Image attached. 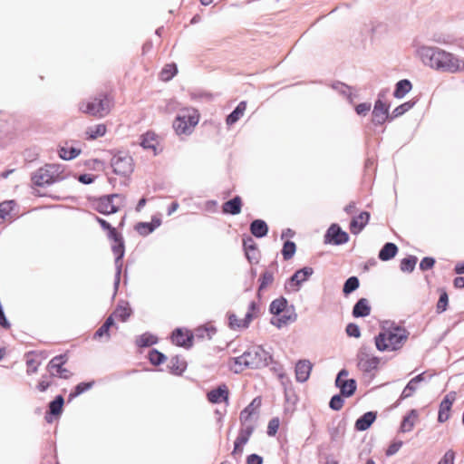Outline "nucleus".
<instances>
[{"mask_svg": "<svg viewBox=\"0 0 464 464\" xmlns=\"http://www.w3.org/2000/svg\"><path fill=\"white\" fill-rule=\"evenodd\" d=\"M376 419V413L373 411H368L361 416L354 424L356 430L363 431L371 427Z\"/></svg>", "mask_w": 464, "mask_h": 464, "instance_id": "a878e982", "label": "nucleus"}, {"mask_svg": "<svg viewBox=\"0 0 464 464\" xmlns=\"http://www.w3.org/2000/svg\"><path fill=\"white\" fill-rule=\"evenodd\" d=\"M435 264V259L433 257L426 256L421 259L420 263V268L422 271L429 270L433 267Z\"/></svg>", "mask_w": 464, "mask_h": 464, "instance_id": "69168bd1", "label": "nucleus"}, {"mask_svg": "<svg viewBox=\"0 0 464 464\" xmlns=\"http://www.w3.org/2000/svg\"><path fill=\"white\" fill-rule=\"evenodd\" d=\"M124 199L120 194L102 196L95 201L94 208L103 215L116 213L123 205Z\"/></svg>", "mask_w": 464, "mask_h": 464, "instance_id": "6e6552de", "label": "nucleus"}, {"mask_svg": "<svg viewBox=\"0 0 464 464\" xmlns=\"http://www.w3.org/2000/svg\"><path fill=\"white\" fill-rule=\"evenodd\" d=\"M449 304V296L446 291H441L439 301L436 305V311L438 314H441L447 310Z\"/></svg>", "mask_w": 464, "mask_h": 464, "instance_id": "5fc2aeb1", "label": "nucleus"}, {"mask_svg": "<svg viewBox=\"0 0 464 464\" xmlns=\"http://www.w3.org/2000/svg\"><path fill=\"white\" fill-rule=\"evenodd\" d=\"M359 285H360L359 279L356 276L349 277L344 283L343 289V294L349 295V294L353 293L359 287Z\"/></svg>", "mask_w": 464, "mask_h": 464, "instance_id": "8fccbe9b", "label": "nucleus"}, {"mask_svg": "<svg viewBox=\"0 0 464 464\" xmlns=\"http://www.w3.org/2000/svg\"><path fill=\"white\" fill-rule=\"evenodd\" d=\"M255 426L253 425L252 422H241V427L239 429L237 440H240V442L246 444L251 435L253 434Z\"/></svg>", "mask_w": 464, "mask_h": 464, "instance_id": "7c9ffc66", "label": "nucleus"}, {"mask_svg": "<svg viewBox=\"0 0 464 464\" xmlns=\"http://www.w3.org/2000/svg\"><path fill=\"white\" fill-rule=\"evenodd\" d=\"M417 261L418 258L415 256H410L401 261L400 268L402 272L411 273L415 268Z\"/></svg>", "mask_w": 464, "mask_h": 464, "instance_id": "c03bdc74", "label": "nucleus"}, {"mask_svg": "<svg viewBox=\"0 0 464 464\" xmlns=\"http://www.w3.org/2000/svg\"><path fill=\"white\" fill-rule=\"evenodd\" d=\"M416 53L421 63L432 70L452 74L464 72V57L442 48L420 45Z\"/></svg>", "mask_w": 464, "mask_h": 464, "instance_id": "f257e3e1", "label": "nucleus"}, {"mask_svg": "<svg viewBox=\"0 0 464 464\" xmlns=\"http://www.w3.org/2000/svg\"><path fill=\"white\" fill-rule=\"evenodd\" d=\"M384 95L380 93L378 100L375 102L372 111V121L376 125L383 124L387 120H390L389 105L382 102V98Z\"/></svg>", "mask_w": 464, "mask_h": 464, "instance_id": "4468645a", "label": "nucleus"}, {"mask_svg": "<svg viewBox=\"0 0 464 464\" xmlns=\"http://www.w3.org/2000/svg\"><path fill=\"white\" fill-rule=\"evenodd\" d=\"M314 273L312 267L305 266L297 270L290 278L289 285L295 286L293 290L297 291L302 283L305 282Z\"/></svg>", "mask_w": 464, "mask_h": 464, "instance_id": "a211bd4d", "label": "nucleus"}, {"mask_svg": "<svg viewBox=\"0 0 464 464\" xmlns=\"http://www.w3.org/2000/svg\"><path fill=\"white\" fill-rule=\"evenodd\" d=\"M199 115L194 109H184L173 121V129L178 135H189L198 123Z\"/></svg>", "mask_w": 464, "mask_h": 464, "instance_id": "423d86ee", "label": "nucleus"}, {"mask_svg": "<svg viewBox=\"0 0 464 464\" xmlns=\"http://www.w3.org/2000/svg\"><path fill=\"white\" fill-rule=\"evenodd\" d=\"M287 301L285 297L275 299L270 304V313L276 315H280L286 308Z\"/></svg>", "mask_w": 464, "mask_h": 464, "instance_id": "a19ab883", "label": "nucleus"}, {"mask_svg": "<svg viewBox=\"0 0 464 464\" xmlns=\"http://www.w3.org/2000/svg\"><path fill=\"white\" fill-rule=\"evenodd\" d=\"M371 110V103L363 102L360 103L355 107V111L359 115H365L367 114Z\"/></svg>", "mask_w": 464, "mask_h": 464, "instance_id": "774afa93", "label": "nucleus"}, {"mask_svg": "<svg viewBox=\"0 0 464 464\" xmlns=\"http://www.w3.org/2000/svg\"><path fill=\"white\" fill-rule=\"evenodd\" d=\"M172 342L182 347H190L192 345V334L188 332H183L181 329H176L171 335Z\"/></svg>", "mask_w": 464, "mask_h": 464, "instance_id": "412c9836", "label": "nucleus"}, {"mask_svg": "<svg viewBox=\"0 0 464 464\" xmlns=\"http://www.w3.org/2000/svg\"><path fill=\"white\" fill-rule=\"evenodd\" d=\"M135 343L139 347H149L158 343V337L150 333H144L136 338Z\"/></svg>", "mask_w": 464, "mask_h": 464, "instance_id": "4c0bfd02", "label": "nucleus"}, {"mask_svg": "<svg viewBox=\"0 0 464 464\" xmlns=\"http://www.w3.org/2000/svg\"><path fill=\"white\" fill-rule=\"evenodd\" d=\"M343 397L341 393L334 395L330 400L329 407L334 411H340L344 403Z\"/></svg>", "mask_w": 464, "mask_h": 464, "instance_id": "bf43d9fd", "label": "nucleus"}, {"mask_svg": "<svg viewBox=\"0 0 464 464\" xmlns=\"http://www.w3.org/2000/svg\"><path fill=\"white\" fill-rule=\"evenodd\" d=\"M409 337V332L401 326L382 328L374 337L376 349L380 352H395L402 348Z\"/></svg>", "mask_w": 464, "mask_h": 464, "instance_id": "7ed1b4c3", "label": "nucleus"}, {"mask_svg": "<svg viewBox=\"0 0 464 464\" xmlns=\"http://www.w3.org/2000/svg\"><path fill=\"white\" fill-rule=\"evenodd\" d=\"M333 88L336 90L340 94L351 99V90L348 85L342 82H337L333 85Z\"/></svg>", "mask_w": 464, "mask_h": 464, "instance_id": "e2e57ef3", "label": "nucleus"}, {"mask_svg": "<svg viewBox=\"0 0 464 464\" xmlns=\"http://www.w3.org/2000/svg\"><path fill=\"white\" fill-rule=\"evenodd\" d=\"M345 332L347 335L351 337L359 338L361 336L359 326L353 323H350L346 325Z\"/></svg>", "mask_w": 464, "mask_h": 464, "instance_id": "680f3d73", "label": "nucleus"}, {"mask_svg": "<svg viewBox=\"0 0 464 464\" xmlns=\"http://www.w3.org/2000/svg\"><path fill=\"white\" fill-rule=\"evenodd\" d=\"M246 102H240L235 110L227 117L226 122L228 126L235 124L245 113Z\"/></svg>", "mask_w": 464, "mask_h": 464, "instance_id": "c756f323", "label": "nucleus"}, {"mask_svg": "<svg viewBox=\"0 0 464 464\" xmlns=\"http://www.w3.org/2000/svg\"><path fill=\"white\" fill-rule=\"evenodd\" d=\"M417 411L416 410H411L410 413L405 416L402 420V422L401 424V432H409L411 431L414 427V420L417 418Z\"/></svg>", "mask_w": 464, "mask_h": 464, "instance_id": "58836bf2", "label": "nucleus"}, {"mask_svg": "<svg viewBox=\"0 0 464 464\" xmlns=\"http://www.w3.org/2000/svg\"><path fill=\"white\" fill-rule=\"evenodd\" d=\"M169 368L172 373L181 374L187 368V362L179 356H173L169 362Z\"/></svg>", "mask_w": 464, "mask_h": 464, "instance_id": "72a5a7b5", "label": "nucleus"}, {"mask_svg": "<svg viewBox=\"0 0 464 464\" xmlns=\"http://www.w3.org/2000/svg\"><path fill=\"white\" fill-rule=\"evenodd\" d=\"M250 231L256 237H264L268 232V227L264 220L256 219L250 224Z\"/></svg>", "mask_w": 464, "mask_h": 464, "instance_id": "c85d7f7f", "label": "nucleus"}, {"mask_svg": "<svg viewBox=\"0 0 464 464\" xmlns=\"http://www.w3.org/2000/svg\"><path fill=\"white\" fill-rule=\"evenodd\" d=\"M279 428V420L277 418H274L269 420L267 426V434L269 436H274L277 432Z\"/></svg>", "mask_w": 464, "mask_h": 464, "instance_id": "0e129e2a", "label": "nucleus"}, {"mask_svg": "<svg viewBox=\"0 0 464 464\" xmlns=\"http://www.w3.org/2000/svg\"><path fill=\"white\" fill-rule=\"evenodd\" d=\"M63 401H64L62 395L56 396L55 399L49 404L50 413L52 415H59L62 412Z\"/></svg>", "mask_w": 464, "mask_h": 464, "instance_id": "09e8293b", "label": "nucleus"}, {"mask_svg": "<svg viewBox=\"0 0 464 464\" xmlns=\"http://www.w3.org/2000/svg\"><path fill=\"white\" fill-rule=\"evenodd\" d=\"M113 172L117 175L127 176L133 170L132 158L127 154L114 155L111 161Z\"/></svg>", "mask_w": 464, "mask_h": 464, "instance_id": "9b49d317", "label": "nucleus"}, {"mask_svg": "<svg viewBox=\"0 0 464 464\" xmlns=\"http://www.w3.org/2000/svg\"><path fill=\"white\" fill-rule=\"evenodd\" d=\"M131 310L128 306V304L125 305H118L113 314L111 316H114L115 318L125 322L127 319L130 316Z\"/></svg>", "mask_w": 464, "mask_h": 464, "instance_id": "a18cd8bd", "label": "nucleus"}, {"mask_svg": "<svg viewBox=\"0 0 464 464\" xmlns=\"http://www.w3.org/2000/svg\"><path fill=\"white\" fill-rule=\"evenodd\" d=\"M272 356L262 346H254L244 352L240 356L232 359L231 369L236 372H242L247 368L260 369L269 364Z\"/></svg>", "mask_w": 464, "mask_h": 464, "instance_id": "f03ea898", "label": "nucleus"}, {"mask_svg": "<svg viewBox=\"0 0 464 464\" xmlns=\"http://www.w3.org/2000/svg\"><path fill=\"white\" fill-rule=\"evenodd\" d=\"M149 359L153 365H160L166 361L167 357L158 350L152 349L149 353Z\"/></svg>", "mask_w": 464, "mask_h": 464, "instance_id": "603ef678", "label": "nucleus"}, {"mask_svg": "<svg viewBox=\"0 0 464 464\" xmlns=\"http://www.w3.org/2000/svg\"><path fill=\"white\" fill-rule=\"evenodd\" d=\"M371 313V306L366 298L359 299L353 308V317H366Z\"/></svg>", "mask_w": 464, "mask_h": 464, "instance_id": "bb28decb", "label": "nucleus"}, {"mask_svg": "<svg viewBox=\"0 0 464 464\" xmlns=\"http://www.w3.org/2000/svg\"><path fill=\"white\" fill-rule=\"evenodd\" d=\"M412 88L411 82L409 80H401L396 83L393 95L395 98H403Z\"/></svg>", "mask_w": 464, "mask_h": 464, "instance_id": "c9c22d12", "label": "nucleus"}, {"mask_svg": "<svg viewBox=\"0 0 464 464\" xmlns=\"http://www.w3.org/2000/svg\"><path fill=\"white\" fill-rule=\"evenodd\" d=\"M243 247L248 261L256 263L258 261V250L255 240L249 236L243 238Z\"/></svg>", "mask_w": 464, "mask_h": 464, "instance_id": "b1692460", "label": "nucleus"}, {"mask_svg": "<svg viewBox=\"0 0 464 464\" xmlns=\"http://www.w3.org/2000/svg\"><path fill=\"white\" fill-rule=\"evenodd\" d=\"M455 453L453 450H448L438 464H454Z\"/></svg>", "mask_w": 464, "mask_h": 464, "instance_id": "338daca9", "label": "nucleus"}, {"mask_svg": "<svg viewBox=\"0 0 464 464\" xmlns=\"http://www.w3.org/2000/svg\"><path fill=\"white\" fill-rule=\"evenodd\" d=\"M67 361V354L54 356L47 365V370L50 374L63 379H69L72 376V372L63 367Z\"/></svg>", "mask_w": 464, "mask_h": 464, "instance_id": "9d476101", "label": "nucleus"}, {"mask_svg": "<svg viewBox=\"0 0 464 464\" xmlns=\"http://www.w3.org/2000/svg\"><path fill=\"white\" fill-rule=\"evenodd\" d=\"M25 360H26V366H27L26 372L28 374L36 372L38 370V367L41 364L39 355L34 352H30V353H26Z\"/></svg>", "mask_w": 464, "mask_h": 464, "instance_id": "2f4dec72", "label": "nucleus"}, {"mask_svg": "<svg viewBox=\"0 0 464 464\" xmlns=\"http://www.w3.org/2000/svg\"><path fill=\"white\" fill-rule=\"evenodd\" d=\"M157 144L155 135L153 133L147 132L141 138L140 145L145 149H155Z\"/></svg>", "mask_w": 464, "mask_h": 464, "instance_id": "864d4df0", "label": "nucleus"}, {"mask_svg": "<svg viewBox=\"0 0 464 464\" xmlns=\"http://www.w3.org/2000/svg\"><path fill=\"white\" fill-rule=\"evenodd\" d=\"M19 217L16 203L14 200L2 202V221L12 222Z\"/></svg>", "mask_w": 464, "mask_h": 464, "instance_id": "aec40b11", "label": "nucleus"}, {"mask_svg": "<svg viewBox=\"0 0 464 464\" xmlns=\"http://www.w3.org/2000/svg\"><path fill=\"white\" fill-rule=\"evenodd\" d=\"M160 225V222L158 221L157 225H153L152 223L149 222H140L137 225L136 229L140 235H149L151 233L157 226Z\"/></svg>", "mask_w": 464, "mask_h": 464, "instance_id": "6e6d98bb", "label": "nucleus"}, {"mask_svg": "<svg viewBox=\"0 0 464 464\" xmlns=\"http://www.w3.org/2000/svg\"><path fill=\"white\" fill-rule=\"evenodd\" d=\"M113 318L112 316H109L103 324L95 332L94 338H102L105 337L106 340L110 339V328L113 325Z\"/></svg>", "mask_w": 464, "mask_h": 464, "instance_id": "ea45409f", "label": "nucleus"}, {"mask_svg": "<svg viewBox=\"0 0 464 464\" xmlns=\"http://www.w3.org/2000/svg\"><path fill=\"white\" fill-rule=\"evenodd\" d=\"M274 271L271 269L266 270L259 278V287L257 295H260V293L266 289L269 285H271L274 282Z\"/></svg>", "mask_w": 464, "mask_h": 464, "instance_id": "e433bc0d", "label": "nucleus"}, {"mask_svg": "<svg viewBox=\"0 0 464 464\" xmlns=\"http://www.w3.org/2000/svg\"><path fill=\"white\" fill-rule=\"evenodd\" d=\"M414 104H415V102L409 101V102H406L399 105L392 111L390 120L392 121V120L404 114L406 111L411 110L414 106Z\"/></svg>", "mask_w": 464, "mask_h": 464, "instance_id": "de8ad7c7", "label": "nucleus"}, {"mask_svg": "<svg viewBox=\"0 0 464 464\" xmlns=\"http://www.w3.org/2000/svg\"><path fill=\"white\" fill-rule=\"evenodd\" d=\"M111 106V101L108 95L101 93L88 101L81 102L79 110L91 116L103 118L110 113Z\"/></svg>", "mask_w": 464, "mask_h": 464, "instance_id": "39448f33", "label": "nucleus"}, {"mask_svg": "<svg viewBox=\"0 0 464 464\" xmlns=\"http://www.w3.org/2000/svg\"><path fill=\"white\" fill-rule=\"evenodd\" d=\"M261 405L260 398H255L241 412L240 422H251L253 416L257 415V410Z\"/></svg>", "mask_w": 464, "mask_h": 464, "instance_id": "6ab92c4d", "label": "nucleus"}, {"mask_svg": "<svg viewBox=\"0 0 464 464\" xmlns=\"http://www.w3.org/2000/svg\"><path fill=\"white\" fill-rule=\"evenodd\" d=\"M456 400V392H451L445 395L443 400L440 404L439 414H438V421L445 422L450 419V411L451 410L452 404Z\"/></svg>", "mask_w": 464, "mask_h": 464, "instance_id": "2eb2a0df", "label": "nucleus"}, {"mask_svg": "<svg viewBox=\"0 0 464 464\" xmlns=\"http://www.w3.org/2000/svg\"><path fill=\"white\" fill-rule=\"evenodd\" d=\"M95 220L101 225L102 229H104L108 232V234H107L108 237H116V233H118V232L105 219H103L98 216H95Z\"/></svg>", "mask_w": 464, "mask_h": 464, "instance_id": "4d7b16f0", "label": "nucleus"}, {"mask_svg": "<svg viewBox=\"0 0 464 464\" xmlns=\"http://www.w3.org/2000/svg\"><path fill=\"white\" fill-rule=\"evenodd\" d=\"M349 240V235L339 225L333 224L324 235V243L334 246L343 245Z\"/></svg>", "mask_w": 464, "mask_h": 464, "instance_id": "ddd939ff", "label": "nucleus"}, {"mask_svg": "<svg viewBox=\"0 0 464 464\" xmlns=\"http://www.w3.org/2000/svg\"><path fill=\"white\" fill-rule=\"evenodd\" d=\"M66 177L67 173L63 165L46 164L32 175V181L35 186L44 187L60 182Z\"/></svg>", "mask_w": 464, "mask_h": 464, "instance_id": "20e7f679", "label": "nucleus"}, {"mask_svg": "<svg viewBox=\"0 0 464 464\" xmlns=\"http://www.w3.org/2000/svg\"><path fill=\"white\" fill-rule=\"evenodd\" d=\"M242 208V200L241 198L236 196L232 199L225 202L222 206V210L224 213L237 215L241 212Z\"/></svg>", "mask_w": 464, "mask_h": 464, "instance_id": "cd10ccee", "label": "nucleus"}, {"mask_svg": "<svg viewBox=\"0 0 464 464\" xmlns=\"http://www.w3.org/2000/svg\"><path fill=\"white\" fill-rule=\"evenodd\" d=\"M297 318L295 311L286 309L282 313V314L276 318H273L271 320V324L276 325L277 328H281L284 325L288 324L289 323H294Z\"/></svg>", "mask_w": 464, "mask_h": 464, "instance_id": "393cba45", "label": "nucleus"}, {"mask_svg": "<svg viewBox=\"0 0 464 464\" xmlns=\"http://www.w3.org/2000/svg\"><path fill=\"white\" fill-rule=\"evenodd\" d=\"M296 251V246L293 241L285 242L282 249V255L285 260L291 259Z\"/></svg>", "mask_w": 464, "mask_h": 464, "instance_id": "3c124183", "label": "nucleus"}, {"mask_svg": "<svg viewBox=\"0 0 464 464\" xmlns=\"http://www.w3.org/2000/svg\"><path fill=\"white\" fill-rule=\"evenodd\" d=\"M178 72L177 65L175 63L166 64L160 73L162 81L168 82L171 80Z\"/></svg>", "mask_w": 464, "mask_h": 464, "instance_id": "79ce46f5", "label": "nucleus"}, {"mask_svg": "<svg viewBox=\"0 0 464 464\" xmlns=\"http://www.w3.org/2000/svg\"><path fill=\"white\" fill-rule=\"evenodd\" d=\"M229 392L226 384H221L218 388L209 391L207 398L211 403H220L222 401L228 404Z\"/></svg>", "mask_w": 464, "mask_h": 464, "instance_id": "dca6fc26", "label": "nucleus"}, {"mask_svg": "<svg viewBox=\"0 0 464 464\" xmlns=\"http://www.w3.org/2000/svg\"><path fill=\"white\" fill-rule=\"evenodd\" d=\"M109 239L112 241L111 251L115 256L114 264L116 272L114 278V288L115 291H117L121 281V275L122 270V258L125 254V246L123 237L120 233H116V237H109Z\"/></svg>", "mask_w": 464, "mask_h": 464, "instance_id": "0eeeda50", "label": "nucleus"}, {"mask_svg": "<svg viewBox=\"0 0 464 464\" xmlns=\"http://www.w3.org/2000/svg\"><path fill=\"white\" fill-rule=\"evenodd\" d=\"M425 381L424 372L420 373L419 375L412 378L407 385L404 387L400 399L405 400L407 398L411 397L414 392L418 390L419 384Z\"/></svg>", "mask_w": 464, "mask_h": 464, "instance_id": "4be33fe9", "label": "nucleus"}, {"mask_svg": "<svg viewBox=\"0 0 464 464\" xmlns=\"http://www.w3.org/2000/svg\"><path fill=\"white\" fill-rule=\"evenodd\" d=\"M93 383H94L93 382H80L79 384L76 385L74 391L70 394V397L73 398V397L81 395L84 392L90 390L92 387Z\"/></svg>", "mask_w": 464, "mask_h": 464, "instance_id": "13d9d810", "label": "nucleus"}, {"mask_svg": "<svg viewBox=\"0 0 464 464\" xmlns=\"http://www.w3.org/2000/svg\"><path fill=\"white\" fill-rule=\"evenodd\" d=\"M259 314V306L255 302L252 301L248 305V310L245 315V323L242 324L244 326H248L251 323V321L256 317Z\"/></svg>", "mask_w": 464, "mask_h": 464, "instance_id": "37998d69", "label": "nucleus"}, {"mask_svg": "<svg viewBox=\"0 0 464 464\" xmlns=\"http://www.w3.org/2000/svg\"><path fill=\"white\" fill-rule=\"evenodd\" d=\"M81 150H77L75 148H67V147H61L59 150V156L63 160H70L72 159H75L79 154Z\"/></svg>", "mask_w": 464, "mask_h": 464, "instance_id": "49530a36", "label": "nucleus"}, {"mask_svg": "<svg viewBox=\"0 0 464 464\" xmlns=\"http://www.w3.org/2000/svg\"><path fill=\"white\" fill-rule=\"evenodd\" d=\"M228 323H229V326L230 328L236 330V329H240V328H247L248 326H244L242 324L245 323V318L244 319H238L237 317L236 314H230L228 315Z\"/></svg>", "mask_w": 464, "mask_h": 464, "instance_id": "052dcab7", "label": "nucleus"}, {"mask_svg": "<svg viewBox=\"0 0 464 464\" xmlns=\"http://www.w3.org/2000/svg\"><path fill=\"white\" fill-rule=\"evenodd\" d=\"M313 364L309 360H299L295 368V379L299 382H304L309 379Z\"/></svg>", "mask_w": 464, "mask_h": 464, "instance_id": "f3484780", "label": "nucleus"}, {"mask_svg": "<svg viewBox=\"0 0 464 464\" xmlns=\"http://www.w3.org/2000/svg\"><path fill=\"white\" fill-rule=\"evenodd\" d=\"M380 363V359L372 354L370 347L362 345L357 353V366L358 368L365 372L370 373L376 370Z\"/></svg>", "mask_w": 464, "mask_h": 464, "instance_id": "1a4fd4ad", "label": "nucleus"}, {"mask_svg": "<svg viewBox=\"0 0 464 464\" xmlns=\"http://www.w3.org/2000/svg\"><path fill=\"white\" fill-rule=\"evenodd\" d=\"M370 219V213L367 211L361 212L358 216L354 217L350 223V230L353 234H359L363 227L367 225Z\"/></svg>", "mask_w": 464, "mask_h": 464, "instance_id": "5701e85b", "label": "nucleus"}, {"mask_svg": "<svg viewBox=\"0 0 464 464\" xmlns=\"http://www.w3.org/2000/svg\"><path fill=\"white\" fill-rule=\"evenodd\" d=\"M349 372L346 369H342L335 379V385L340 389L343 397L352 396L356 391V382L354 379H347Z\"/></svg>", "mask_w": 464, "mask_h": 464, "instance_id": "f8f14e48", "label": "nucleus"}, {"mask_svg": "<svg viewBox=\"0 0 464 464\" xmlns=\"http://www.w3.org/2000/svg\"><path fill=\"white\" fill-rule=\"evenodd\" d=\"M107 128L105 124L100 123L87 128L85 134L87 140H95L105 135Z\"/></svg>", "mask_w": 464, "mask_h": 464, "instance_id": "f704fd0d", "label": "nucleus"}, {"mask_svg": "<svg viewBox=\"0 0 464 464\" xmlns=\"http://www.w3.org/2000/svg\"><path fill=\"white\" fill-rule=\"evenodd\" d=\"M398 252V247L394 243H386L379 252V258L382 261H388L394 257Z\"/></svg>", "mask_w": 464, "mask_h": 464, "instance_id": "473e14b6", "label": "nucleus"}]
</instances>
